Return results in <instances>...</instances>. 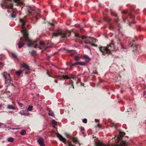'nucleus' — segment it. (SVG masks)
Returning <instances> with one entry per match:
<instances>
[{"label":"nucleus","mask_w":146,"mask_h":146,"mask_svg":"<svg viewBox=\"0 0 146 146\" xmlns=\"http://www.w3.org/2000/svg\"><path fill=\"white\" fill-rule=\"evenodd\" d=\"M19 20L20 22L22 23V31H23V36L25 38V42L28 43V46L31 47L34 44L36 41L31 40L29 38L28 36V34L27 31L24 28L25 27V24L26 22V20L23 19H20Z\"/></svg>","instance_id":"f257e3e1"},{"label":"nucleus","mask_w":146,"mask_h":146,"mask_svg":"<svg viewBox=\"0 0 146 146\" xmlns=\"http://www.w3.org/2000/svg\"><path fill=\"white\" fill-rule=\"evenodd\" d=\"M112 41H111V43L107 45L106 47H100L99 49L100 51L102 52L103 54H110L111 51H113L114 49V46Z\"/></svg>","instance_id":"f03ea898"},{"label":"nucleus","mask_w":146,"mask_h":146,"mask_svg":"<svg viewBox=\"0 0 146 146\" xmlns=\"http://www.w3.org/2000/svg\"><path fill=\"white\" fill-rule=\"evenodd\" d=\"M11 1L12 0H5V1L3 2V4H5L7 8L8 9H12L13 8V4L8 2ZM13 1L15 3H18V5L23 4V3L20 2L19 0H13Z\"/></svg>","instance_id":"7ed1b4c3"},{"label":"nucleus","mask_w":146,"mask_h":146,"mask_svg":"<svg viewBox=\"0 0 146 146\" xmlns=\"http://www.w3.org/2000/svg\"><path fill=\"white\" fill-rule=\"evenodd\" d=\"M52 38L54 36L57 37L59 36H60L62 38H65L66 37V33H63L59 29H58L52 33Z\"/></svg>","instance_id":"20e7f679"},{"label":"nucleus","mask_w":146,"mask_h":146,"mask_svg":"<svg viewBox=\"0 0 146 146\" xmlns=\"http://www.w3.org/2000/svg\"><path fill=\"white\" fill-rule=\"evenodd\" d=\"M57 137L59 140L62 141L65 144L67 145V146H75L73 143L70 142H66L65 139L62 135L58 133L57 134Z\"/></svg>","instance_id":"39448f33"},{"label":"nucleus","mask_w":146,"mask_h":146,"mask_svg":"<svg viewBox=\"0 0 146 146\" xmlns=\"http://www.w3.org/2000/svg\"><path fill=\"white\" fill-rule=\"evenodd\" d=\"M81 38L82 39H86L84 42L86 44H91V42H95L96 41L95 38L91 37H87L85 36H82Z\"/></svg>","instance_id":"423d86ee"},{"label":"nucleus","mask_w":146,"mask_h":146,"mask_svg":"<svg viewBox=\"0 0 146 146\" xmlns=\"http://www.w3.org/2000/svg\"><path fill=\"white\" fill-rule=\"evenodd\" d=\"M3 76L5 78V83L6 84H10L11 82V78L10 77V74L5 72L3 73Z\"/></svg>","instance_id":"0eeeda50"},{"label":"nucleus","mask_w":146,"mask_h":146,"mask_svg":"<svg viewBox=\"0 0 146 146\" xmlns=\"http://www.w3.org/2000/svg\"><path fill=\"white\" fill-rule=\"evenodd\" d=\"M37 141L39 144L41 146H44L45 144L44 142L43 139L42 137H39L37 140Z\"/></svg>","instance_id":"6e6552de"},{"label":"nucleus","mask_w":146,"mask_h":146,"mask_svg":"<svg viewBox=\"0 0 146 146\" xmlns=\"http://www.w3.org/2000/svg\"><path fill=\"white\" fill-rule=\"evenodd\" d=\"M84 58L83 55L79 54V55L76 56L75 57V60L77 62H79V61L81 59L83 58Z\"/></svg>","instance_id":"1a4fd4ad"},{"label":"nucleus","mask_w":146,"mask_h":146,"mask_svg":"<svg viewBox=\"0 0 146 146\" xmlns=\"http://www.w3.org/2000/svg\"><path fill=\"white\" fill-rule=\"evenodd\" d=\"M25 44L24 42L23 41H20L18 43V47L19 48H21Z\"/></svg>","instance_id":"9d476101"},{"label":"nucleus","mask_w":146,"mask_h":146,"mask_svg":"<svg viewBox=\"0 0 146 146\" xmlns=\"http://www.w3.org/2000/svg\"><path fill=\"white\" fill-rule=\"evenodd\" d=\"M120 133L121 132H120L119 134V135H117L115 136V138H115L116 139H118L119 140L121 139L122 138V137L125 135V133H122V135H121L120 134Z\"/></svg>","instance_id":"9b49d317"},{"label":"nucleus","mask_w":146,"mask_h":146,"mask_svg":"<svg viewBox=\"0 0 146 146\" xmlns=\"http://www.w3.org/2000/svg\"><path fill=\"white\" fill-rule=\"evenodd\" d=\"M21 66L22 67L25 68V69H27L28 71H29L30 70V68L29 66L27 64L25 63H23L22 64Z\"/></svg>","instance_id":"f8f14e48"},{"label":"nucleus","mask_w":146,"mask_h":146,"mask_svg":"<svg viewBox=\"0 0 146 146\" xmlns=\"http://www.w3.org/2000/svg\"><path fill=\"white\" fill-rule=\"evenodd\" d=\"M111 41H112V42L114 44L115 43H117V44H118L119 42L120 41V40L118 37L116 36L115 39Z\"/></svg>","instance_id":"ddd939ff"},{"label":"nucleus","mask_w":146,"mask_h":146,"mask_svg":"<svg viewBox=\"0 0 146 146\" xmlns=\"http://www.w3.org/2000/svg\"><path fill=\"white\" fill-rule=\"evenodd\" d=\"M66 50L71 56H73L75 53V51L73 50Z\"/></svg>","instance_id":"4468645a"},{"label":"nucleus","mask_w":146,"mask_h":146,"mask_svg":"<svg viewBox=\"0 0 146 146\" xmlns=\"http://www.w3.org/2000/svg\"><path fill=\"white\" fill-rule=\"evenodd\" d=\"M84 58H84L85 60V62L87 63L89 62V61L90 60V58L87 55H83Z\"/></svg>","instance_id":"2eb2a0df"},{"label":"nucleus","mask_w":146,"mask_h":146,"mask_svg":"<svg viewBox=\"0 0 146 146\" xmlns=\"http://www.w3.org/2000/svg\"><path fill=\"white\" fill-rule=\"evenodd\" d=\"M61 80H64L65 79H70V78L68 76L63 75L61 76L60 78Z\"/></svg>","instance_id":"dca6fc26"},{"label":"nucleus","mask_w":146,"mask_h":146,"mask_svg":"<svg viewBox=\"0 0 146 146\" xmlns=\"http://www.w3.org/2000/svg\"><path fill=\"white\" fill-rule=\"evenodd\" d=\"M23 70H17L16 71V74L17 76H19L23 73Z\"/></svg>","instance_id":"f3484780"},{"label":"nucleus","mask_w":146,"mask_h":146,"mask_svg":"<svg viewBox=\"0 0 146 146\" xmlns=\"http://www.w3.org/2000/svg\"><path fill=\"white\" fill-rule=\"evenodd\" d=\"M7 108L9 109L15 110V108L14 106L10 104L8 105Z\"/></svg>","instance_id":"a211bd4d"},{"label":"nucleus","mask_w":146,"mask_h":146,"mask_svg":"<svg viewBox=\"0 0 146 146\" xmlns=\"http://www.w3.org/2000/svg\"><path fill=\"white\" fill-rule=\"evenodd\" d=\"M78 64L81 66H84L86 65L87 63L85 62H78Z\"/></svg>","instance_id":"6ab92c4d"},{"label":"nucleus","mask_w":146,"mask_h":146,"mask_svg":"<svg viewBox=\"0 0 146 146\" xmlns=\"http://www.w3.org/2000/svg\"><path fill=\"white\" fill-rule=\"evenodd\" d=\"M26 133V131L25 130H23L20 132V133L22 135H24Z\"/></svg>","instance_id":"aec40b11"},{"label":"nucleus","mask_w":146,"mask_h":146,"mask_svg":"<svg viewBox=\"0 0 146 146\" xmlns=\"http://www.w3.org/2000/svg\"><path fill=\"white\" fill-rule=\"evenodd\" d=\"M126 144L125 141H122L120 143V145L121 146H125Z\"/></svg>","instance_id":"412c9836"},{"label":"nucleus","mask_w":146,"mask_h":146,"mask_svg":"<svg viewBox=\"0 0 146 146\" xmlns=\"http://www.w3.org/2000/svg\"><path fill=\"white\" fill-rule=\"evenodd\" d=\"M34 11V10H33L32 9H30V10H29L28 11H27V13H28L27 16H29V15L30 14L32 13Z\"/></svg>","instance_id":"4be33fe9"},{"label":"nucleus","mask_w":146,"mask_h":146,"mask_svg":"<svg viewBox=\"0 0 146 146\" xmlns=\"http://www.w3.org/2000/svg\"><path fill=\"white\" fill-rule=\"evenodd\" d=\"M72 141L73 142L75 143H77L78 142L77 139L75 137H74L72 139Z\"/></svg>","instance_id":"5701e85b"},{"label":"nucleus","mask_w":146,"mask_h":146,"mask_svg":"<svg viewBox=\"0 0 146 146\" xmlns=\"http://www.w3.org/2000/svg\"><path fill=\"white\" fill-rule=\"evenodd\" d=\"M11 54L12 55V56L13 58H14L16 59H17V56L14 53H11Z\"/></svg>","instance_id":"b1692460"},{"label":"nucleus","mask_w":146,"mask_h":146,"mask_svg":"<svg viewBox=\"0 0 146 146\" xmlns=\"http://www.w3.org/2000/svg\"><path fill=\"white\" fill-rule=\"evenodd\" d=\"M13 140L14 139L12 137H9L8 139V141L9 142H13Z\"/></svg>","instance_id":"393cba45"},{"label":"nucleus","mask_w":146,"mask_h":146,"mask_svg":"<svg viewBox=\"0 0 146 146\" xmlns=\"http://www.w3.org/2000/svg\"><path fill=\"white\" fill-rule=\"evenodd\" d=\"M48 115H49L52 116H54V114L53 113V112L51 111H49V113H48Z\"/></svg>","instance_id":"a878e982"},{"label":"nucleus","mask_w":146,"mask_h":146,"mask_svg":"<svg viewBox=\"0 0 146 146\" xmlns=\"http://www.w3.org/2000/svg\"><path fill=\"white\" fill-rule=\"evenodd\" d=\"M19 113H20L21 115H28V113H25L22 112L21 111H20Z\"/></svg>","instance_id":"bb28decb"},{"label":"nucleus","mask_w":146,"mask_h":146,"mask_svg":"<svg viewBox=\"0 0 146 146\" xmlns=\"http://www.w3.org/2000/svg\"><path fill=\"white\" fill-rule=\"evenodd\" d=\"M78 62H76L75 63H73L72 64V65L71 66H70V69L73 66H75V65H77V64H78Z\"/></svg>","instance_id":"cd10ccee"},{"label":"nucleus","mask_w":146,"mask_h":146,"mask_svg":"<svg viewBox=\"0 0 146 146\" xmlns=\"http://www.w3.org/2000/svg\"><path fill=\"white\" fill-rule=\"evenodd\" d=\"M33 109V107L30 106H29V108L27 109L28 111H31Z\"/></svg>","instance_id":"c85d7f7f"},{"label":"nucleus","mask_w":146,"mask_h":146,"mask_svg":"<svg viewBox=\"0 0 146 146\" xmlns=\"http://www.w3.org/2000/svg\"><path fill=\"white\" fill-rule=\"evenodd\" d=\"M80 131L82 132V133L83 134L84 132V129L83 127H81L80 128Z\"/></svg>","instance_id":"c756f323"},{"label":"nucleus","mask_w":146,"mask_h":146,"mask_svg":"<svg viewBox=\"0 0 146 146\" xmlns=\"http://www.w3.org/2000/svg\"><path fill=\"white\" fill-rule=\"evenodd\" d=\"M96 146H106V145L103 144H99L97 145ZM114 146H118V145L117 144L114 145Z\"/></svg>","instance_id":"7c9ffc66"},{"label":"nucleus","mask_w":146,"mask_h":146,"mask_svg":"<svg viewBox=\"0 0 146 146\" xmlns=\"http://www.w3.org/2000/svg\"><path fill=\"white\" fill-rule=\"evenodd\" d=\"M82 122L83 123H87V119L86 118H84L82 120Z\"/></svg>","instance_id":"2f4dec72"},{"label":"nucleus","mask_w":146,"mask_h":146,"mask_svg":"<svg viewBox=\"0 0 146 146\" xmlns=\"http://www.w3.org/2000/svg\"><path fill=\"white\" fill-rule=\"evenodd\" d=\"M52 122L55 125H57V122L56 121H55V120H53L52 121Z\"/></svg>","instance_id":"473e14b6"},{"label":"nucleus","mask_w":146,"mask_h":146,"mask_svg":"<svg viewBox=\"0 0 146 146\" xmlns=\"http://www.w3.org/2000/svg\"><path fill=\"white\" fill-rule=\"evenodd\" d=\"M39 44L41 45H44V43L43 41H40L39 42Z\"/></svg>","instance_id":"72a5a7b5"},{"label":"nucleus","mask_w":146,"mask_h":146,"mask_svg":"<svg viewBox=\"0 0 146 146\" xmlns=\"http://www.w3.org/2000/svg\"><path fill=\"white\" fill-rule=\"evenodd\" d=\"M11 16L12 17L14 18L16 17V16L15 14L13 13L12 14Z\"/></svg>","instance_id":"f704fd0d"},{"label":"nucleus","mask_w":146,"mask_h":146,"mask_svg":"<svg viewBox=\"0 0 146 146\" xmlns=\"http://www.w3.org/2000/svg\"><path fill=\"white\" fill-rule=\"evenodd\" d=\"M123 21L124 22H126L127 24H129V23L127 19H125L124 20H123Z\"/></svg>","instance_id":"c9c22d12"},{"label":"nucleus","mask_w":146,"mask_h":146,"mask_svg":"<svg viewBox=\"0 0 146 146\" xmlns=\"http://www.w3.org/2000/svg\"><path fill=\"white\" fill-rule=\"evenodd\" d=\"M91 45L93 46H94L96 47L97 46V45L96 44H95L93 43H91V44H90Z\"/></svg>","instance_id":"e433bc0d"},{"label":"nucleus","mask_w":146,"mask_h":146,"mask_svg":"<svg viewBox=\"0 0 146 146\" xmlns=\"http://www.w3.org/2000/svg\"><path fill=\"white\" fill-rule=\"evenodd\" d=\"M19 105L21 107H22L23 106V104L21 103L18 102V103Z\"/></svg>","instance_id":"4c0bfd02"},{"label":"nucleus","mask_w":146,"mask_h":146,"mask_svg":"<svg viewBox=\"0 0 146 146\" xmlns=\"http://www.w3.org/2000/svg\"><path fill=\"white\" fill-rule=\"evenodd\" d=\"M111 13L113 15H115V17L117 16V15L115 13H114L111 12Z\"/></svg>","instance_id":"58836bf2"},{"label":"nucleus","mask_w":146,"mask_h":146,"mask_svg":"<svg viewBox=\"0 0 146 146\" xmlns=\"http://www.w3.org/2000/svg\"><path fill=\"white\" fill-rule=\"evenodd\" d=\"M122 13L123 14H126L127 13V12L125 11H123L122 12Z\"/></svg>","instance_id":"ea45409f"},{"label":"nucleus","mask_w":146,"mask_h":146,"mask_svg":"<svg viewBox=\"0 0 146 146\" xmlns=\"http://www.w3.org/2000/svg\"><path fill=\"white\" fill-rule=\"evenodd\" d=\"M65 135H66V136L68 137H69V135L67 134V133H65Z\"/></svg>","instance_id":"a19ab883"},{"label":"nucleus","mask_w":146,"mask_h":146,"mask_svg":"<svg viewBox=\"0 0 146 146\" xmlns=\"http://www.w3.org/2000/svg\"><path fill=\"white\" fill-rule=\"evenodd\" d=\"M49 24L52 26H54V24L53 23H49Z\"/></svg>","instance_id":"79ce46f5"},{"label":"nucleus","mask_w":146,"mask_h":146,"mask_svg":"<svg viewBox=\"0 0 146 146\" xmlns=\"http://www.w3.org/2000/svg\"><path fill=\"white\" fill-rule=\"evenodd\" d=\"M47 74L48 75V76H50V77L51 76L50 75V74L49 73H48V71L47 72Z\"/></svg>","instance_id":"37998d69"},{"label":"nucleus","mask_w":146,"mask_h":146,"mask_svg":"<svg viewBox=\"0 0 146 146\" xmlns=\"http://www.w3.org/2000/svg\"><path fill=\"white\" fill-rule=\"evenodd\" d=\"M29 71H28V72H25V74H29Z\"/></svg>","instance_id":"c03bdc74"},{"label":"nucleus","mask_w":146,"mask_h":146,"mask_svg":"<svg viewBox=\"0 0 146 146\" xmlns=\"http://www.w3.org/2000/svg\"><path fill=\"white\" fill-rule=\"evenodd\" d=\"M37 46L38 45H35L34 47L35 48H36L37 47Z\"/></svg>","instance_id":"a18cd8bd"},{"label":"nucleus","mask_w":146,"mask_h":146,"mask_svg":"<svg viewBox=\"0 0 146 146\" xmlns=\"http://www.w3.org/2000/svg\"><path fill=\"white\" fill-rule=\"evenodd\" d=\"M75 36L76 37H78V34H75Z\"/></svg>","instance_id":"49530a36"},{"label":"nucleus","mask_w":146,"mask_h":146,"mask_svg":"<svg viewBox=\"0 0 146 146\" xmlns=\"http://www.w3.org/2000/svg\"><path fill=\"white\" fill-rule=\"evenodd\" d=\"M54 82L56 83H58V81L56 80H54Z\"/></svg>","instance_id":"de8ad7c7"},{"label":"nucleus","mask_w":146,"mask_h":146,"mask_svg":"<svg viewBox=\"0 0 146 146\" xmlns=\"http://www.w3.org/2000/svg\"><path fill=\"white\" fill-rule=\"evenodd\" d=\"M71 86L72 87V88H74V86H73V85L72 84L71 85Z\"/></svg>","instance_id":"09e8293b"},{"label":"nucleus","mask_w":146,"mask_h":146,"mask_svg":"<svg viewBox=\"0 0 146 146\" xmlns=\"http://www.w3.org/2000/svg\"><path fill=\"white\" fill-rule=\"evenodd\" d=\"M146 94V92H144L143 93V96H144Z\"/></svg>","instance_id":"8fccbe9b"},{"label":"nucleus","mask_w":146,"mask_h":146,"mask_svg":"<svg viewBox=\"0 0 146 146\" xmlns=\"http://www.w3.org/2000/svg\"><path fill=\"white\" fill-rule=\"evenodd\" d=\"M110 29H113V27L111 26H110Z\"/></svg>","instance_id":"3c124183"},{"label":"nucleus","mask_w":146,"mask_h":146,"mask_svg":"<svg viewBox=\"0 0 146 146\" xmlns=\"http://www.w3.org/2000/svg\"><path fill=\"white\" fill-rule=\"evenodd\" d=\"M3 64V63L1 62H0V65H2Z\"/></svg>","instance_id":"603ef678"},{"label":"nucleus","mask_w":146,"mask_h":146,"mask_svg":"<svg viewBox=\"0 0 146 146\" xmlns=\"http://www.w3.org/2000/svg\"><path fill=\"white\" fill-rule=\"evenodd\" d=\"M99 127H100V125L99 124H98V125H97Z\"/></svg>","instance_id":"864d4df0"},{"label":"nucleus","mask_w":146,"mask_h":146,"mask_svg":"<svg viewBox=\"0 0 146 146\" xmlns=\"http://www.w3.org/2000/svg\"><path fill=\"white\" fill-rule=\"evenodd\" d=\"M7 11L8 12H9V13L10 12V11H9V10H7Z\"/></svg>","instance_id":"5fc2aeb1"},{"label":"nucleus","mask_w":146,"mask_h":146,"mask_svg":"<svg viewBox=\"0 0 146 146\" xmlns=\"http://www.w3.org/2000/svg\"><path fill=\"white\" fill-rule=\"evenodd\" d=\"M0 107H2V106H1V105H0Z\"/></svg>","instance_id":"6e6d98bb"},{"label":"nucleus","mask_w":146,"mask_h":146,"mask_svg":"<svg viewBox=\"0 0 146 146\" xmlns=\"http://www.w3.org/2000/svg\"><path fill=\"white\" fill-rule=\"evenodd\" d=\"M35 18H36V19H37V17H35Z\"/></svg>","instance_id":"4d7b16f0"},{"label":"nucleus","mask_w":146,"mask_h":146,"mask_svg":"<svg viewBox=\"0 0 146 146\" xmlns=\"http://www.w3.org/2000/svg\"><path fill=\"white\" fill-rule=\"evenodd\" d=\"M118 25V26H119V27H120V26H119V25Z\"/></svg>","instance_id":"13d9d810"},{"label":"nucleus","mask_w":146,"mask_h":146,"mask_svg":"<svg viewBox=\"0 0 146 146\" xmlns=\"http://www.w3.org/2000/svg\"><path fill=\"white\" fill-rule=\"evenodd\" d=\"M11 85L13 86V84H11Z\"/></svg>","instance_id":"bf43d9fd"},{"label":"nucleus","mask_w":146,"mask_h":146,"mask_svg":"<svg viewBox=\"0 0 146 146\" xmlns=\"http://www.w3.org/2000/svg\"><path fill=\"white\" fill-rule=\"evenodd\" d=\"M132 46H133V45H132L131 46V47Z\"/></svg>","instance_id":"052dcab7"},{"label":"nucleus","mask_w":146,"mask_h":146,"mask_svg":"<svg viewBox=\"0 0 146 146\" xmlns=\"http://www.w3.org/2000/svg\"><path fill=\"white\" fill-rule=\"evenodd\" d=\"M39 48H40V49H41V48H40V47H39Z\"/></svg>","instance_id":"680f3d73"},{"label":"nucleus","mask_w":146,"mask_h":146,"mask_svg":"<svg viewBox=\"0 0 146 146\" xmlns=\"http://www.w3.org/2000/svg\"><path fill=\"white\" fill-rule=\"evenodd\" d=\"M39 48H40V49H41V48H40V47H39Z\"/></svg>","instance_id":"e2e57ef3"},{"label":"nucleus","mask_w":146,"mask_h":146,"mask_svg":"<svg viewBox=\"0 0 146 146\" xmlns=\"http://www.w3.org/2000/svg\"><path fill=\"white\" fill-rule=\"evenodd\" d=\"M39 48H40V49H41V48H40V47H39Z\"/></svg>","instance_id":"0e129e2a"},{"label":"nucleus","mask_w":146,"mask_h":146,"mask_svg":"<svg viewBox=\"0 0 146 146\" xmlns=\"http://www.w3.org/2000/svg\"><path fill=\"white\" fill-rule=\"evenodd\" d=\"M39 48H40V49H41V48H40V47H39Z\"/></svg>","instance_id":"69168bd1"},{"label":"nucleus","mask_w":146,"mask_h":146,"mask_svg":"<svg viewBox=\"0 0 146 146\" xmlns=\"http://www.w3.org/2000/svg\"><path fill=\"white\" fill-rule=\"evenodd\" d=\"M1 5L2 6V4H1Z\"/></svg>","instance_id":"338daca9"},{"label":"nucleus","mask_w":146,"mask_h":146,"mask_svg":"<svg viewBox=\"0 0 146 146\" xmlns=\"http://www.w3.org/2000/svg\"><path fill=\"white\" fill-rule=\"evenodd\" d=\"M21 38H20V40H21Z\"/></svg>","instance_id":"774afa93"}]
</instances>
